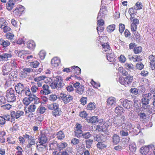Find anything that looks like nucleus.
Returning <instances> with one entry per match:
<instances>
[{"mask_svg": "<svg viewBox=\"0 0 155 155\" xmlns=\"http://www.w3.org/2000/svg\"><path fill=\"white\" fill-rule=\"evenodd\" d=\"M102 52L104 53L105 52L106 54L111 51V50L109 44L105 43L102 44Z\"/></svg>", "mask_w": 155, "mask_h": 155, "instance_id": "412c9836", "label": "nucleus"}, {"mask_svg": "<svg viewBox=\"0 0 155 155\" xmlns=\"http://www.w3.org/2000/svg\"><path fill=\"white\" fill-rule=\"evenodd\" d=\"M137 11L135 9H134V7L129 8L128 12L130 17H134L135 15H136Z\"/></svg>", "mask_w": 155, "mask_h": 155, "instance_id": "c756f323", "label": "nucleus"}, {"mask_svg": "<svg viewBox=\"0 0 155 155\" xmlns=\"http://www.w3.org/2000/svg\"><path fill=\"white\" fill-rule=\"evenodd\" d=\"M51 62L52 66L54 67H57L60 64L61 61L59 58L55 57L52 59Z\"/></svg>", "mask_w": 155, "mask_h": 155, "instance_id": "4be33fe9", "label": "nucleus"}, {"mask_svg": "<svg viewBox=\"0 0 155 155\" xmlns=\"http://www.w3.org/2000/svg\"><path fill=\"white\" fill-rule=\"evenodd\" d=\"M74 129L75 135L78 137H80L81 133H82V126L79 124H77Z\"/></svg>", "mask_w": 155, "mask_h": 155, "instance_id": "ddd939ff", "label": "nucleus"}, {"mask_svg": "<svg viewBox=\"0 0 155 155\" xmlns=\"http://www.w3.org/2000/svg\"><path fill=\"white\" fill-rule=\"evenodd\" d=\"M130 19L131 24H134L136 25H138L139 23V21L138 19L135 18L134 17H130Z\"/></svg>", "mask_w": 155, "mask_h": 155, "instance_id": "8fccbe9b", "label": "nucleus"}, {"mask_svg": "<svg viewBox=\"0 0 155 155\" xmlns=\"http://www.w3.org/2000/svg\"><path fill=\"white\" fill-rule=\"evenodd\" d=\"M125 67L127 69L130 70H133L134 68V66L132 64L126 63L125 64Z\"/></svg>", "mask_w": 155, "mask_h": 155, "instance_id": "6e6d98bb", "label": "nucleus"}, {"mask_svg": "<svg viewBox=\"0 0 155 155\" xmlns=\"http://www.w3.org/2000/svg\"><path fill=\"white\" fill-rule=\"evenodd\" d=\"M16 92L18 94H24V87L23 85L20 83H18L15 87Z\"/></svg>", "mask_w": 155, "mask_h": 155, "instance_id": "4468645a", "label": "nucleus"}, {"mask_svg": "<svg viewBox=\"0 0 155 155\" xmlns=\"http://www.w3.org/2000/svg\"><path fill=\"white\" fill-rule=\"evenodd\" d=\"M46 78V77L45 76H41L36 77L34 78V80L36 82H37V84L38 87H41L43 83V80Z\"/></svg>", "mask_w": 155, "mask_h": 155, "instance_id": "9d476101", "label": "nucleus"}, {"mask_svg": "<svg viewBox=\"0 0 155 155\" xmlns=\"http://www.w3.org/2000/svg\"><path fill=\"white\" fill-rule=\"evenodd\" d=\"M67 146L68 144L66 142H61L58 144V147L60 150L65 148Z\"/></svg>", "mask_w": 155, "mask_h": 155, "instance_id": "c03bdc74", "label": "nucleus"}, {"mask_svg": "<svg viewBox=\"0 0 155 155\" xmlns=\"http://www.w3.org/2000/svg\"><path fill=\"white\" fill-rule=\"evenodd\" d=\"M5 133L4 131L0 132V142L3 143L5 142Z\"/></svg>", "mask_w": 155, "mask_h": 155, "instance_id": "a18cd8bd", "label": "nucleus"}, {"mask_svg": "<svg viewBox=\"0 0 155 155\" xmlns=\"http://www.w3.org/2000/svg\"><path fill=\"white\" fill-rule=\"evenodd\" d=\"M7 24L6 20L3 18H0V28H2L4 26Z\"/></svg>", "mask_w": 155, "mask_h": 155, "instance_id": "09e8293b", "label": "nucleus"}, {"mask_svg": "<svg viewBox=\"0 0 155 155\" xmlns=\"http://www.w3.org/2000/svg\"><path fill=\"white\" fill-rule=\"evenodd\" d=\"M103 136L101 135H97L95 137H94V140L95 141L98 142V143L101 142L102 140V138Z\"/></svg>", "mask_w": 155, "mask_h": 155, "instance_id": "864d4df0", "label": "nucleus"}, {"mask_svg": "<svg viewBox=\"0 0 155 155\" xmlns=\"http://www.w3.org/2000/svg\"><path fill=\"white\" fill-rule=\"evenodd\" d=\"M40 58L43 60L44 58L46 55L45 51L44 50L41 51L38 54Z\"/></svg>", "mask_w": 155, "mask_h": 155, "instance_id": "052dcab7", "label": "nucleus"}, {"mask_svg": "<svg viewBox=\"0 0 155 155\" xmlns=\"http://www.w3.org/2000/svg\"><path fill=\"white\" fill-rule=\"evenodd\" d=\"M129 149L130 151L132 152H134L136 150V147L135 144L133 142L130 143L129 145Z\"/></svg>", "mask_w": 155, "mask_h": 155, "instance_id": "f704fd0d", "label": "nucleus"}, {"mask_svg": "<svg viewBox=\"0 0 155 155\" xmlns=\"http://www.w3.org/2000/svg\"><path fill=\"white\" fill-rule=\"evenodd\" d=\"M39 89L38 87L35 85L33 84L31 87L30 90L32 94H35L38 91Z\"/></svg>", "mask_w": 155, "mask_h": 155, "instance_id": "ea45409f", "label": "nucleus"}, {"mask_svg": "<svg viewBox=\"0 0 155 155\" xmlns=\"http://www.w3.org/2000/svg\"><path fill=\"white\" fill-rule=\"evenodd\" d=\"M128 130L122 128V130H121L120 132V134L122 136H126L128 135Z\"/></svg>", "mask_w": 155, "mask_h": 155, "instance_id": "79ce46f5", "label": "nucleus"}, {"mask_svg": "<svg viewBox=\"0 0 155 155\" xmlns=\"http://www.w3.org/2000/svg\"><path fill=\"white\" fill-rule=\"evenodd\" d=\"M115 112L117 114H121L124 113V110L122 107L118 106L115 108Z\"/></svg>", "mask_w": 155, "mask_h": 155, "instance_id": "e433bc0d", "label": "nucleus"}, {"mask_svg": "<svg viewBox=\"0 0 155 155\" xmlns=\"http://www.w3.org/2000/svg\"><path fill=\"white\" fill-rule=\"evenodd\" d=\"M64 104H67L69 102L71 101L73 99V97L70 94H66L64 93H61L58 97Z\"/></svg>", "mask_w": 155, "mask_h": 155, "instance_id": "20e7f679", "label": "nucleus"}, {"mask_svg": "<svg viewBox=\"0 0 155 155\" xmlns=\"http://www.w3.org/2000/svg\"><path fill=\"white\" fill-rule=\"evenodd\" d=\"M134 52L136 54H139L142 51L141 47H135L134 49Z\"/></svg>", "mask_w": 155, "mask_h": 155, "instance_id": "4d7b16f0", "label": "nucleus"}, {"mask_svg": "<svg viewBox=\"0 0 155 155\" xmlns=\"http://www.w3.org/2000/svg\"><path fill=\"white\" fill-rule=\"evenodd\" d=\"M142 97L147 99L149 101L151 99L152 97V94L151 93H148L143 94L142 95Z\"/></svg>", "mask_w": 155, "mask_h": 155, "instance_id": "13d9d810", "label": "nucleus"}, {"mask_svg": "<svg viewBox=\"0 0 155 155\" xmlns=\"http://www.w3.org/2000/svg\"><path fill=\"white\" fill-rule=\"evenodd\" d=\"M93 140L89 139L86 141V147L87 148H89L91 147Z\"/></svg>", "mask_w": 155, "mask_h": 155, "instance_id": "49530a36", "label": "nucleus"}, {"mask_svg": "<svg viewBox=\"0 0 155 155\" xmlns=\"http://www.w3.org/2000/svg\"><path fill=\"white\" fill-rule=\"evenodd\" d=\"M36 139L33 137L30 139L28 140V144L26 145L27 148H30L31 150L32 149V147L36 144Z\"/></svg>", "mask_w": 155, "mask_h": 155, "instance_id": "aec40b11", "label": "nucleus"}, {"mask_svg": "<svg viewBox=\"0 0 155 155\" xmlns=\"http://www.w3.org/2000/svg\"><path fill=\"white\" fill-rule=\"evenodd\" d=\"M15 91L12 88H9L7 91L6 95H15Z\"/></svg>", "mask_w": 155, "mask_h": 155, "instance_id": "0e129e2a", "label": "nucleus"}, {"mask_svg": "<svg viewBox=\"0 0 155 155\" xmlns=\"http://www.w3.org/2000/svg\"><path fill=\"white\" fill-rule=\"evenodd\" d=\"M61 112V110L59 108L57 109L54 110L53 111V114L55 116L60 115Z\"/></svg>", "mask_w": 155, "mask_h": 155, "instance_id": "e2e57ef3", "label": "nucleus"}, {"mask_svg": "<svg viewBox=\"0 0 155 155\" xmlns=\"http://www.w3.org/2000/svg\"><path fill=\"white\" fill-rule=\"evenodd\" d=\"M49 147L50 149L54 150L56 149L57 147H58V144L56 141H51L49 144Z\"/></svg>", "mask_w": 155, "mask_h": 155, "instance_id": "c85d7f7f", "label": "nucleus"}, {"mask_svg": "<svg viewBox=\"0 0 155 155\" xmlns=\"http://www.w3.org/2000/svg\"><path fill=\"white\" fill-rule=\"evenodd\" d=\"M106 57L107 60L110 62H114L115 61V57L114 53H106Z\"/></svg>", "mask_w": 155, "mask_h": 155, "instance_id": "b1692460", "label": "nucleus"}, {"mask_svg": "<svg viewBox=\"0 0 155 155\" xmlns=\"http://www.w3.org/2000/svg\"><path fill=\"white\" fill-rule=\"evenodd\" d=\"M113 141L115 144H117L120 140L119 136L116 134H114L113 136Z\"/></svg>", "mask_w": 155, "mask_h": 155, "instance_id": "473e14b6", "label": "nucleus"}, {"mask_svg": "<svg viewBox=\"0 0 155 155\" xmlns=\"http://www.w3.org/2000/svg\"><path fill=\"white\" fill-rule=\"evenodd\" d=\"M124 124L125 125V126H122V128L125 129L128 131L132 130L133 129L132 124L129 121H128L127 119L126 120V122Z\"/></svg>", "mask_w": 155, "mask_h": 155, "instance_id": "5701e85b", "label": "nucleus"}, {"mask_svg": "<svg viewBox=\"0 0 155 155\" xmlns=\"http://www.w3.org/2000/svg\"><path fill=\"white\" fill-rule=\"evenodd\" d=\"M36 108V106L34 104H32L27 107H25V114H27L29 113H32L35 111Z\"/></svg>", "mask_w": 155, "mask_h": 155, "instance_id": "1a4fd4ad", "label": "nucleus"}, {"mask_svg": "<svg viewBox=\"0 0 155 155\" xmlns=\"http://www.w3.org/2000/svg\"><path fill=\"white\" fill-rule=\"evenodd\" d=\"M115 25L114 24L109 25L107 28V31L109 32H111L115 29Z\"/></svg>", "mask_w": 155, "mask_h": 155, "instance_id": "de8ad7c7", "label": "nucleus"}, {"mask_svg": "<svg viewBox=\"0 0 155 155\" xmlns=\"http://www.w3.org/2000/svg\"><path fill=\"white\" fill-rule=\"evenodd\" d=\"M24 114V112L22 111L18 110L16 112L13 111L11 112V115L12 117L13 118L14 120L15 118L16 119L18 118L20 116Z\"/></svg>", "mask_w": 155, "mask_h": 155, "instance_id": "2eb2a0df", "label": "nucleus"}, {"mask_svg": "<svg viewBox=\"0 0 155 155\" xmlns=\"http://www.w3.org/2000/svg\"><path fill=\"white\" fill-rule=\"evenodd\" d=\"M84 90V86L81 85L79 87L75 89V92L78 94L81 95L82 94Z\"/></svg>", "mask_w": 155, "mask_h": 155, "instance_id": "bb28decb", "label": "nucleus"}, {"mask_svg": "<svg viewBox=\"0 0 155 155\" xmlns=\"http://www.w3.org/2000/svg\"><path fill=\"white\" fill-rule=\"evenodd\" d=\"M27 44V48L31 50L34 49L36 46L35 43L33 40L28 41Z\"/></svg>", "mask_w": 155, "mask_h": 155, "instance_id": "a878e982", "label": "nucleus"}, {"mask_svg": "<svg viewBox=\"0 0 155 155\" xmlns=\"http://www.w3.org/2000/svg\"><path fill=\"white\" fill-rule=\"evenodd\" d=\"M42 89L40 90V93L42 94L47 95L51 93V91L49 89V86L46 84L43 85Z\"/></svg>", "mask_w": 155, "mask_h": 155, "instance_id": "f8f14e48", "label": "nucleus"}, {"mask_svg": "<svg viewBox=\"0 0 155 155\" xmlns=\"http://www.w3.org/2000/svg\"><path fill=\"white\" fill-rule=\"evenodd\" d=\"M120 101L123 106L127 109L129 110L132 108L133 105V102L132 101L126 99H121L120 100Z\"/></svg>", "mask_w": 155, "mask_h": 155, "instance_id": "39448f33", "label": "nucleus"}, {"mask_svg": "<svg viewBox=\"0 0 155 155\" xmlns=\"http://www.w3.org/2000/svg\"><path fill=\"white\" fill-rule=\"evenodd\" d=\"M17 65L16 62L12 61L10 63H7L4 65L2 68V72L4 75H7L11 71L12 66L16 67Z\"/></svg>", "mask_w": 155, "mask_h": 155, "instance_id": "f257e3e1", "label": "nucleus"}, {"mask_svg": "<svg viewBox=\"0 0 155 155\" xmlns=\"http://www.w3.org/2000/svg\"><path fill=\"white\" fill-rule=\"evenodd\" d=\"M57 137L59 140L63 139L65 137L64 134L63 132L61 131L58 132L56 134Z\"/></svg>", "mask_w": 155, "mask_h": 155, "instance_id": "58836bf2", "label": "nucleus"}, {"mask_svg": "<svg viewBox=\"0 0 155 155\" xmlns=\"http://www.w3.org/2000/svg\"><path fill=\"white\" fill-rule=\"evenodd\" d=\"M12 57V54L10 52L3 53L0 54V61H7Z\"/></svg>", "mask_w": 155, "mask_h": 155, "instance_id": "6e6552de", "label": "nucleus"}, {"mask_svg": "<svg viewBox=\"0 0 155 155\" xmlns=\"http://www.w3.org/2000/svg\"><path fill=\"white\" fill-rule=\"evenodd\" d=\"M95 108V106L94 103H90L87 105L86 108L87 110H92L94 109Z\"/></svg>", "mask_w": 155, "mask_h": 155, "instance_id": "5fc2aeb1", "label": "nucleus"}, {"mask_svg": "<svg viewBox=\"0 0 155 155\" xmlns=\"http://www.w3.org/2000/svg\"><path fill=\"white\" fill-rule=\"evenodd\" d=\"M47 147L46 144H41V145H39L38 144L37 145V148L38 150L41 152L44 151Z\"/></svg>", "mask_w": 155, "mask_h": 155, "instance_id": "a19ab883", "label": "nucleus"}, {"mask_svg": "<svg viewBox=\"0 0 155 155\" xmlns=\"http://www.w3.org/2000/svg\"><path fill=\"white\" fill-rule=\"evenodd\" d=\"M107 12L106 6H101L98 15V18H104Z\"/></svg>", "mask_w": 155, "mask_h": 155, "instance_id": "0eeeda50", "label": "nucleus"}, {"mask_svg": "<svg viewBox=\"0 0 155 155\" xmlns=\"http://www.w3.org/2000/svg\"><path fill=\"white\" fill-rule=\"evenodd\" d=\"M5 36L8 39L11 40L14 38V35L13 33L9 32L6 34Z\"/></svg>", "mask_w": 155, "mask_h": 155, "instance_id": "69168bd1", "label": "nucleus"}, {"mask_svg": "<svg viewBox=\"0 0 155 155\" xmlns=\"http://www.w3.org/2000/svg\"><path fill=\"white\" fill-rule=\"evenodd\" d=\"M14 3L9 0V2L6 4V7L8 10H10L12 9L15 5Z\"/></svg>", "mask_w": 155, "mask_h": 155, "instance_id": "72a5a7b5", "label": "nucleus"}, {"mask_svg": "<svg viewBox=\"0 0 155 155\" xmlns=\"http://www.w3.org/2000/svg\"><path fill=\"white\" fill-rule=\"evenodd\" d=\"M91 135V134L89 132H85L83 134H82V133L80 135V137L82 136L84 138L87 139L90 138Z\"/></svg>", "mask_w": 155, "mask_h": 155, "instance_id": "3c124183", "label": "nucleus"}, {"mask_svg": "<svg viewBox=\"0 0 155 155\" xmlns=\"http://www.w3.org/2000/svg\"><path fill=\"white\" fill-rule=\"evenodd\" d=\"M107 106L108 108H110L114 105L116 103V98L113 97H109L107 101Z\"/></svg>", "mask_w": 155, "mask_h": 155, "instance_id": "dca6fc26", "label": "nucleus"}, {"mask_svg": "<svg viewBox=\"0 0 155 155\" xmlns=\"http://www.w3.org/2000/svg\"><path fill=\"white\" fill-rule=\"evenodd\" d=\"M142 4L140 2H137L134 7V9H135L137 11L142 8Z\"/></svg>", "mask_w": 155, "mask_h": 155, "instance_id": "603ef678", "label": "nucleus"}, {"mask_svg": "<svg viewBox=\"0 0 155 155\" xmlns=\"http://www.w3.org/2000/svg\"><path fill=\"white\" fill-rule=\"evenodd\" d=\"M130 92L132 94L137 95L138 94V90L135 88H132L130 90Z\"/></svg>", "mask_w": 155, "mask_h": 155, "instance_id": "338daca9", "label": "nucleus"}, {"mask_svg": "<svg viewBox=\"0 0 155 155\" xmlns=\"http://www.w3.org/2000/svg\"><path fill=\"white\" fill-rule=\"evenodd\" d=\"M142 107H144L145 109L147 108V105L149 104V101L145 98L143 97L142 100Z\"/></svg>", "mask_w": 155, "mask_h": 155, "instance_id": "2f4dec72", "label": "nucleus"}, {"mask_svg": "<svg viewBox=\"0 0 155 155\" xmlns=\"http://www.w3.org/2000/svg\"><path fill=\"white\" fill-rule=\"evenodd\" d=\"M23 104L25 105H28L31 102L28 97H25L23 100Z\"/></svg>", "mask_w": 155, "mask_h": 155, "instance_id": "bf43d9fd", "label": "nucleus"}, {"mask_svg": "<svg viewBox=\"0 0 155 155\" xmlns=\"http://www.w3.org/2000/svg\"><path fill=\"white\" fill-rule=\"evenodd\" d=\"M118 59L119 61L122 63L125 62L126 60V58L123 55H121L118 58Z\"/></svg>", "mask_w": 155, "mask_h": 155, "instance_id": "774afa93", "label": "nucleus"}, {"mask_svg": "<svg viewBox=\"0 0 155 155\" xmlns=\"http://www.w3.org/2000/svg\"><path fill=\"white\" fill-rule=\"evenodd\" d=\"M5 96L8 102H13L16 100L15 96V95H6Z\"/></svg>", "mask_w": 155, "mask_h": 155, "instance_id": "7c9ffc66", "label": "nucleus"}, {"mask_svg": "<svg viewBox=\"0 0 155 155\" xmlns=\"http://www.w3.org/2000/svg\"><path fill=\"white\" fill-rule=\"evenodd\" d=\"M133 79L132 76L128 75L125 78L122 77H120L118 79V81L121 84L127 87L129 86L131 83Z\"/></svg>", "mask_w": 155, "mask_h": 155, "instance_id": "f03ea898", "label": "nucleus"}, {"mask_svg": "<svg viewBox=\"0 0 155 155\" xmlns=\"http://www.w3.org/2000/svg\"><path fill=\"white\" fill-rule=\"evenodd\" d=\"M24 7L21 5H19L14 11L13 13L16 16L20 15L21 12L24 11Z\"/></svg>", "mask_w": 155, "mask_h": 155, "instance_id": "f3484780", "label": "nucleus"}, {"mask_svg": "<svg viewBox=\"0 0 155 155\" xmlns=\"http://www.w3.org/2000/svg\"><path fill=\"white\" fill-rule=\"evenodd\" d=\"M5 119V120H8L12 122L13 121L14 119L12 117L11 118L10 116L8 115H5L3 116Z\"/></svg>", "mask_w": 155, "mask_h": 155, "instance_id": "680f3d73", "label": "nucleus"}, {"mask_svg": "<svg viewBox=\"0 0 155 155\" xmlns=\"http://www.w3.org/2000/svg\"><path fill=\"white\" fill-rule=\"evenodd\" d=\"M106 130V126L104 122L101 120L98 125L96 126V130L99 132H104Z\"/></svg>", "mask_w": 155, "mask_h": 155, "instance_id": "9b49d317", "label": "nucleus"}, {"mask_svg": "<svg viewBox=\"0 0 155 155\" xmlns=\"http://www.w3.org/2000/svg\"><path fill=\"white\" fill-rule=\"evenodd\" d=\"M72 68L74 69V73L77 74H80L81 73V69L78 66H74L72 67Z\"/></svg>", "mask_w": 155, "mask_h": 155, "instance_id": "37998d69", "label": "nucleus"}, {"mask_svg": "<svg viewBox=\"0 0 155 155\" xmlns=\"http://www.w3.org/2000/svg\"><path fill=\"white\" fill-rule=\"evenodd\" d=\"M125 117L124 115H120L117 117L114 120V125L117 127H119L126 122Z\"/></svg>", "mask_w": 155, "mask_h": 155, "instance_id": "7ed1b4c3", "label": "nucleus"}, {"mask_svg": "<svg viewBox=\"0 0 155 155\" xmlns=\"http://www.w3.org/2000/svg\"><path fill=\"white\" fill-rule=\"evenodd\" d=\"M154 146L153 145L142 147L140 149V152L143 155L147 154L149 151L151 152L153 150Z\"/></svg>", "mask_w": 155, "mask_h": 155, "instance_id": "423d86ee", "label": "nucleus"}, {"mask_svg": "<svg viewBox=\"0 0 155 155\" xmlns=\"http://www.w3.org/2000/svg\"><path fill=\"white\" fill-rule=\"evenodd\" d=\"M29 65L31 67L34 68H37L39 64L40 63L37 61H35L31 62H30L29 63Z\"/></svg>", "mask_w": 155, "mask_h": 155, "instance_id": "4c0bfd02", "label": "nucleus"}, {"mask_svg": "<svg viewBox=\"0 0 155 155\" xmlns=\"http://www.w3.org/2000/svg\"><path fill=\"white\" fill-rule=\"evenodd\" d=\"M48 108L51 110L57 109L59 108V104L56 103H54L48 105Z\"/></svg>", "mask_w": 155, "mask_h": 155, "instance_id": "cd10ccee", "label": "nucleus"}, {"mask_svg": "<svg viewBox=\"0 0 155 155\" xmlns=\"http://www.w3.org/2000/svg\"><path fill=\"white\" fill-rule=\"evenodd\" d=\"M47 141V138L46 136L44 134L40 135L38 142L39 145L46 144Z\"/></svg>", "mask_w": 155, "mask_h": 155, "instance_id": "6ab92c4d", "label": "nucleus"}, {"mask_svg": "<svg viewBox=\"0 0 155 155\" xmlns=\"http://www.w3.org/2000/svg\"><path fill=\"white\" fill-rule=\"evenodd\" d=\"M87 121L89 123L94 124L98 122V119L97 117L93 116L88 118Z\"/></svg>", "mask_w": 155, "mask_h": 155, "instance_id": "393cba45", "label": "nucleus"}, {"mask_svg": "<svg viewBox=\"0 0 155 155\" xmlns=\"http://www.w3.org/2000/svg\"><path fill=\"white\" fill-rule=\"evenodd\" d=\"M149 62L152 70L155 69V56L151 54L148 57Z\"/></svg>", "mask_w": 155, "mask_h": 155, "instance_id": "a211bd4d", "label": "nucleus"}, {"mask_svg": "<svg viewBox=\"0 0 155 155\" xmlns=\"http://www.w3.org/2000/svg\"><path fill=\"white\" fill-rule=\"evenodd\" d=\"M97 146L98 148L100 149H102L106 147L105 143L102 140L101 142L98 143L97 144Z\"/></svg>", "mask_w": 155, "mask_h": 155, "instance_id": "c9c22d12", "label": "nucleus"}]
</instances>
